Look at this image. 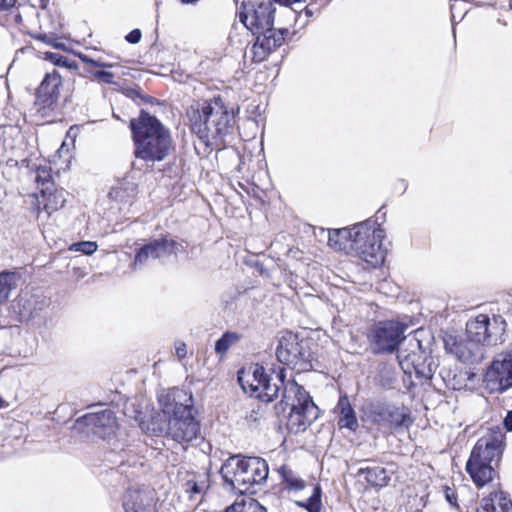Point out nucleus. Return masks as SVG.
<instances>
[{"label":"nucleus","instance_id":"obj_1","mask_svg":"<svg viewBox=\"0 0 512 512\" xmlns=\"http://www.w3.org/2000/svg\"><path fill=\"white\" fill-rule=\"evenodd\" d=\"M238 382L245 393L264 402H272L282 391L275 409L278 414L288 411L286 426L291 433L305 431L319 416V408L309 393L296 381H286L284 368L268 374L263 366L255 365L248 371H239Z\"/></svg>","mask_w":512,"mask_h":512},{"label":"nucleus","instance_id":"obj_2","mask_svg":"<svg viewBox=\"0 0 512 512\" xmlns=\"http://www.w3.org/2000/svg\"><path fill=\"white\" fill-rule=\"evenodd\" d=\"M186 115L194 134L208 147L219 149L232 134L235 124L234 108L220 96L191 104Z\"/></svg>","mask_w":512,"mask_h":512},{"label":"nucleus","instance_id":"obj_3","mask_svg":"<svg viewBox=\"0 0 512 512\" xmlns=\"http://www.w3.org/2000/svg\"><path fill=\"white\" fill-rule=\"evenodd\" d=\"M130 127L135 142V156L146 162L164 160L172 148L169 130L153 115L141 111Z\"/></svg>","mask_w":512,"mask_h":512},{"label":"nucleus","instance_id":"obj_4","mask_svg":"<svg viewBox=\"0 0 512 512\" xmlns=\"http://www.w3.org/2000/svg\"><path fill=\"white\" fill-rule=\"evenodd\" d=\"M504 434L501 431L481 437L473 447L466 463V471L478 488L491 482L497 464L504 450Z\"/></svg>","mask_w":512,"mask_h":512},{"label":"nucleus","instance_id":"obj_5","mask_svg":"<svg viewBox=\"0 0 512 512\" xmlns=\"http://www.w3.org/2000/svg\"><path fill=\"white\" fill-rule=\"evenodd\" d=\"M224 483L241 494L254 484L264 483L269 474L267 462L260 457H229L220 469Z\"/></svg>","mask_w":512,"mask_h":512},{"label":"nucleus","instance_id":"obj_6","mask_svg":"<svg viewBox=\"0 0 512 512\" xmlns=\"http://www.w3.org/2000/svg\"><path fill=\"white\" fill-rule=\"evenodd\" d=\"M385 231L376 220L367 219L353 225L350 250L372 266H378L385 259L382 241Z\"/></svg>","mask_w":512,"mask_h":512},{"label":"nucleus","instance_id":"obj_7","mask_svg":"<svg viewBox=\"0 0 512 512\" xmlns=\"http://www.w3.org/2000/svg\"><path fill=\"white\" fill-rule=\"evenodd\" d=\"M76 428L87 436L92 435L106 441L111 446V452L119 454L120 461L124 462L125 443L117 438L118 422L115 413L111 409H103L91 412L78 418Z\"/></svg>","mask_w":512,"mask_h":512},{"label":"nucleus","instance_id":"obj_8","mask_svg":"<svg viewBox=\"0 0 512 512\" xmlns=\"http://www.w3.org/2000/svg\"><path fill=\"white\" fill-rule=\"evenodd\" d=\"M276 356L280 363L290 366L298 373L312 368L310 342L297 334L285 332L279 339Z\"/></svg>","mask_w":512,"mask_h":512},{"label":"nucleus","instance_id":"obj_9","mask_svg":"<svg viewBox=\"0 0 512 512\" xmlns=\"http://www.w3.org/2000/svg\"><path fill=\"white\" fill-rule=\"evenodd\" d=\"M505 330L506 321L500 315L479 314L466 323L467 337L483 347L502 343Z\"/></svg>","mask_w":512,"mask_h":512},{"label":"nucleus","instance_id":"obj_10","mask_svg":"<svg viewBox=\"0 0 512 512\" xmlns=\"http://www.w3.org/2000/svg\"><path fill=\"white\" fill-rule=\"evenodd\" d=\"M407 326L393 320L379 321L369 330L367 338L373 353H392L405 339Z\"/></svg>","mask_w":512,"mask_h":512},{"label":"nucleus","instance_id":"obj_11","mask_svg":"<svg viewBox=\"0 0 512 512\" xmlns=\"http://www.w3.org/2000/svg\"><path fill=\"white\" fill-rule=\"evenodd\" d=\"M484 388L501 393L512 387V348L498 353L483 375Z\"/></svg>","mask_w":512,"mask_h":512},{"label":"nucleus","instance_id":"obj_12","mask_svg":"<svg viewBox=\"0 0 512 512\" xmlns=\"http://www.w3.org/2000/svg\"><path fill=\"white\" fill-rule=\"evenodd\" d=\"M200 434L199 423L192 415L189 405L175 407L174 417H169L167 436L177 443H189Z\"/></svg>","mask_w":512,"mask_h":512},{"label":"nucleus","instance_id":"obj_13","mask_svg":"<svg viewBox=\"0 0 512 512\" xmlns=\"http://www.w3.org/2000/svg\"><path fill=\"white\" fill-rule=\"evenodd\" d=\"M242 9L239 19L252 33L273 28L276 9L271 1L257 5L243 2Z\"/></svg>","mask_w":512,"mask_h":512},{"label":"nucleus","instance_id":"obj_14","mask_svg":"<svg viewBox=\"0 0 512 512\" xmlns=\"http://www.w3.org/2000/svg\"><path fill=\"white\" fill-rule=\"evenodd\" d=\"M444 342L447 352L453 354L459 361L465 364L476 365L485 358V347L467 336L461 339L448 336Z\"/></svg>","mask_w":512,"mask_h":512},{"label":"nucleus","instance_id":"obj_15","mask_svg":"<svg viewBox=\"0 0 512 512\" xmlns=\"http://www.w3.org/2000/svg\"><path fill=\"white\" fill-rule=\"evenodd\" d=\"M180 247L181 245L174 239L167 237L154 239L139 248L134 258L133 267H142L150 260L176 255Z\"/></svg>","mask_w":512,"mask_h":512},{"label":"nucleus","instance_id":"obj_16","mask_svg":"<svg viewBox=\"0 0 512 512\" xmlns=\"http://www.w3.org/2000/svg\"><path fill=\"white\" fill-rule=\"evenodd\" d=\"M253 34L256 35V41L251 48L253 61L260 63L284 43L288 29L270 28Z\"/></svg>","mask_w":512,"mask_h":512},{"label":"nucleus","instance_id":"obj_17","mask_svg":"<svg viewBox=\"0 0 512 512\" xmlns=\"http://www.w3.org/2000/svg\"><path fill=\"white\" fill-rule=\"evenodd\" d=\"M371 421L386 429H395L405 425L407 415L395 405L376 402L370 406Z\"/></svg>","mask_w":512,"mask_h":512},{"label":"nucleus","instance_id":"obj_18","mask_svg":"<svg viewBox=\"0 0 512 512\" xmlns=\"http://www.w3.org/2000/svg\"><path fill=\"white\" fill-rule=\"evenodd\" d=\"M19 314L29 320L38 316L49 305V299L40 291H23L17 298Z\"/></svg>","mask_w":512,"mask_h":512},{"label":"nucleus","instance_id":"obj_19","mask_svg":"<svg viewBox=\"0 0 512 512\" xmlns=\"http://www.w3.org/2000/svg\"><path fill=\"white\" fill-rule=\"evenodd\" d=\"M60 84L61 77L57 72L46 74L37 89V101L44 107H50L58 98Z\"/></svg>","mask_w":512,"mask_h":512},{"label":"nucleus","instance_id":"obj_20","mask_svg":"<svg viewBox=\"0 0 512 512\" xmlns=\"http://www.w3.org/2000/svg\"><path fill=\"white\" fill-rule=\"evenodd\" d=\"M335 410L339 414L338 426L340 428H347L351 431H355L358 428L356 413L346 395L339 398Z\"/></svg>","mask_w":512,"mask_h":512},{"label":"nucleus","instance_id":"obj_21","mask_svg":"<svg viewBox=\"0 0 512 512\" xmlns=\"http://www.w3.org/2000/svg\"><path fill=\"white\" fill-rule=\"evenodd\" d=\"M125 512H153L152 499L140 491H128L124 497Z\"/></svg>","mask_w":512,"mask_h":512},{"label":"nucleus","instance_id":"obj_22","mask_svg":"<svg viewBox=\"0 0 512 512\" xmlns=\"http://www.w3.org/2000/svg\"><path fill=\"white\" fill-rule=\"evenodd\" d=\"M477 512H512V502L503 492L491 493L483 498Z\"/></svg>","mask_w":512,"mask_h":512},{"label":"nucleus","instance_id":"obj_23","mask_svg":"<svg viewBox=\"0 0 512 512\" xmlns=\"http://www.w3.org/2000/svg\"><path fill=\"white\" fill-rule=\"evenodd\" d=\"M353 226L351 228L333 229L328 232V245L336 251L350 249Z\"/></svg>","mask_w":512,"mask_h":512},{"label":"nucleus","instance_id":"obj_24","mask_svg":"<svg viewBox=\"0 0 512 512\" xmlns=\"http://www.w3.org/2000/svg\"><path fill=\"white\" fill-rule=\"evenodd\" d=\"M358 474L365 475V480L375 487H384L390 480L386 469L379 466L360 468Z\"/></svg>","mask_w":512,"mask_h":512},{"label":"nucleus","instance_id":"obj_25","mask_svg":"<svg viewBox=\"0 0 512 512\" xmlns=\"http://www.w3.org/2000/svg\"><path fill=\"white\" fill-rule=\"evenodd\" d=\"M136 187L134 184L123 182L111 188L109 198L113 201L128 204L135 197Z\"/></svg>","mask_w":512,"mask_h":512},{"label":"nucleus","instance_id":"obj_26","mask_svg":"<svg viewBox=\"0 0 512 512\" xmlns=\"http://www.w3.org/2000/svg\"><path fill=\"white\" fill-rule=\"evenodd\" d=\"M20 276L15 272L0 273V304L7 301L13 289L17 287Z\"/></svg>","mask_w":512,"mask_h":512},{"label":"nucleus","instance_id":"obj_27","mask_svg":"<svg viewBox=\"0 0 512 512\" xmlns=\"http://www.w3.org/2000/svg\"><path fill=\"white\" fill-rule=\"evenodd\" d=\"M224 512H267L266 508L262 506L254 498H243L235 501L232 505L227 507Z\"/></svg>","mask_w":512,"mask_h":512},{"label":"nucleus","instance_id":"obj_28","mask_svg":"<svg viewBox=\"0 0 512 512\" xmlns=\"http://www.w3.org/2000/svg\"><path fill=\"white\" fill-rule=\"evenodd\" d=\"M35 181L40 189L42 196H46L53 187L51 168L49 166H39L36 169Z\"/></svg>","mask_w":512,"mask_h":512},{"label":"nucleus","instance_id":"obj_29","mask_svg":"<svg viewBox=\"0 0 512 512\" xmlns=\"http://www.w3.org/2000/svg\"><path fill=\"white\" fill-rule=\"evenodd\" d=\"M321 495V488L316 485L313 488L312 495L306 501H297L296 504L299 507L305 508L308 512H320L322 507Z\"/></svg>","mask_w":512,"mask_h":512},{"label":"nucleus","instance_id":"obj_30","mask_svg":"<svg viewBox=\"0 0 512 512\" xmlns=\"http://www.w3.org/2000/svg\"><path fill=\"white\" fill-rule=\"evenodd\" d=\"M43 197L46 198L45 209L48 211H56L62 208L66 202L64 191H54V187Z\"/></svg>","mask_w":512,"mask_h":512},{"label":"nucleus","instance_id":"obj_31","mask_svg":"<svg viewBox=\"0 0 512 512\" xmlns=\"http://www.w3.org/2000/svg\"><path fill=\"white\" fill-rule=\"evenodd\" d=\"M240 339V336L235 332H225L221 338L215 343V352L219 355H224L228 349Z\"/></svg>","mask_w":512,"mask_h":512},{"label":"nucleus","instance_id":"obj_32","mask_svg":"<svg viewBox=\"0 0 512 512\" xmlns=\"http://www.w3.org/2000/svg\"><path fill=\"white\" fill-rule=\"evenodd\" d=\"M279 473L283 479V481L292 489L301 490L304 488L305 483L302 479H300L290 468L286 466H281L279 468Z\"/></svg>","mask_w":512,"mask_h":512},{"label":"nucleus","instance_id":"obj_33","mask_svg":"<svg viewBox=\"0 0 512 512\" xmlns=\"http://www.w3.org/2000/svg\"><path fill=\"white\" fill-rule=\"evenodd\" d=\"M159 403L162 407V411L165 415L174 417V410L176 406L182 405L181 403L175 402V399L170 394H160L158 397Z\"/></svg>","mask_w":512,"mask_h":512},{"label":"nucleus","instance_id":"obj_34","mask_svg":"<svg viewBox=\"0 0 512 512\" xmlns=\"http://www.w3.org/2000/svg\"><path fill=\"white\" fill-rule=\"evenodd\" d=\"M97 248L98 245L94 241H81L73 243L69 249L74 252H80L84 255H92Z\"/></svg>","mask_w":512,"mask_h":512},{"label":"nucleus","instance_id":"obj_35","mask_svg":"<svg viewBox=\"0 0 512 512\" xmlns=\"http://www.w3.org/2000/svg\"><path fill=\"white\" fill-rule=\"evenodd\" d=\"M147 429L155 436H167L168 422L153 418Z\"/></svg>","mask_w":512,"mask_h":512},{"label":"nucleus","instance_id":"obj_36","mask_svg":"<svg viewBox=\"0 0 512 512\" xmlns=\"http://www.w3.org/2000/svg\"><path fill=\"white\" fill-rule=\"evenodd\" d=\"M92 77L100 82L106 83V84H113V78L114 74L108 71L104 70H97V71H90Z\"/></svg>","mask_w":512,"mask_h":512},{"label":"nucleus","instance_id":"obj_37","mask_svg":"<svg viewBox=\"0 0 512 512\" xmlns=\"http://www.w3.org/2000/svg\"><path fill=\"white\" fill-rule=\"evenodd\" d=\"M141 37H142V33L139 29H133L131 32H129L125 39L127 42L131 43V44H137L140 40H141Z\"/></svg>","mask_w":512,"mask_h":512},{"label":"nucleus","instance_id":"obj_38","mask_svg":"<svg viewBox=\"0 0 512 512\" xmlns=\"http://www.w3.org/2000/svg\"><path fill=\"white\" fill-rule=\"evenodd\" d=\"M445 498L452 507H457V496L453 489L446 487Z\"/></svg>","mask_w":512,"mask_h":512},{"label":"nucleus","instance_id":"obj_39","mask_svg":"<svg viewBox=\"0 0 512 512\" xmlns=\"http://www.w3.org/2000/svg\"><path fill=\"white\" fill-rule=\"evenodd\" d=\"M186 486H187L186 491L188 493H190L191 497H193L196 494H200L201 493V488L198 486V484L196 482L188 481L186 483Z\"/></svg>","mask_w":512,"mask_h":512},{"label":"nucleus","instance_id":"obj_40","mask_svg":"<svg viewBox=\"0 0 512 512\" xmlns=\"http://www.w3.org/2000/svg\"><path fill=\"white\" fill-rule=\"evenodd\" d=\"M175 352L179 359H183L187 355L186 344L183 342H179L175 346Z\"/></svg>","mask_w":512,"mask_h":512},{"label":"nucleus","instance_id":"obj_41","mask_svg":"<svg viewBox=\"0 0 512 512\" xmlns=\"http://www.w3.org/2000/svg\"><path fill=\"white\" fill-rule=\"evenodd\" d=\"M413 368H414L415 373L418 376L423 377V378H425L427 380L432 378V373H431L430 369L426 373V372H424V370L420 369L418 365L413 364Z\"/></svg>","mask_w":512,"mask_h":512},{"label":"nucleus","instance_id":"obj_42","mask_svg":"<svg viewBox=\"0 0 512 512\" xmlns=\"http://www.w3.org/2000/svg\"><path fill=\"white\" fill-rule=\"evenodd\" d=\"M16 0H0V11H6L12 8Z\"/></svg>","mask_w":512,"mask_h":512},{"label":"nucleus","instance_id":"obj_43","mask_svg":"<svg viewBox=\"0 0 512 512\" xmlns=\"http://www.w3.org/2000/svg\"><path fill=\"white\" fill-rule=\"evenodd\" d=\"M503 424L507 431H512V410L507 412Z\"/></svg>","mask_w":512,"mask_h":512},{"label":"nucleus","instance_id":"obj_44","mask_svg":"<svg viewBox=\"0 0 512 512\" xmlns=\"http://www.w3.org/2000/svg\"><path fill=\"white\" fill-rule=\"evenodd\" d=\"M79 59L84 63V64H87V65H91V66H94L95 67V63L97 60L91 58L90 56L86 55V54H80L79 55Z\"/></svg>","mask_w":512,"mask_h":512},{"label":"nucleus","instance_id":"obj_45","mask_svg":"<svg viewBox=\"0 0 512 512\" xmlns=\"http://www.w3.org/2000/svg\"><path fill=\"white\" fill-rule=\"evenodd\" d=\"M275 2L281 4V5H284L286 7H290L292 6L294 3H298L300 2L301 0H274Z\"/></svg>","mask_w":512,"mask_h":512},{"label":"nucleus","instance_id":"obj_46","mask_svg":"<svg viewBox=\"0 0 512 512\" xmlns=\"http://www.w3.org/2000/svg\"><path fill=\"white\" fill-rule=\"evenodd\" d=\"M113 66H114V64L101 61L100 59H98L95 63V67H99V68H112Z\"/></svg>","mask_w":512,"mask_h":512},{"label":"nucleus","instance_id":"obj_47","mask_svg":"<svg viewBox=\"0 0 512 512\" xmlns=\"http://www.w3.org/2000/svg\"><path fill=\"white\" fill-rule=\"evenodd\" d=\"M304 12H305V15H306L307 17H312V16H313V14H314V13H313V11H312L309 7H305V8H304Z\"/></svg>","mask_w":512,"mask_h":512},{"label":"nucleus","instance_id":"obj_48","mask_svg":"<svg viewBox=\"0 0 512 512\" xmlns=\"http://www.w3.org/2000/svg\"><path fill=\"white\" fill-rule=\"evenodd\" d=\"M411 357H412V356H411V355H409V356L407 357V359H406L405 361H403V360L401 359V357H400V356H398V358L400 359V360H399L400 365L402 366V368H403V369H404L405 362H408V361H409V359H410Z\"/></svg>","mask_w":512,"mask_h":512},{"label":"nucleus","instance_id":"obj_49","mask_svg":"<svg viewBox=\"0 0 512 512\" xmlns=\"http://www.w3.org/2000/svg\"><path fill=\"white\" fill-rule=\"evenodd\" d=\"M197 1L198 0H181L182 3H186V4H192V3H195Z\"/></svg>","mask_w":512,"mask_h":512},{"label":"nucleus","instance_id":"obj_50","mask_svg":"<svg viewBox=\"0 0 512 512\" xmlns=\"http://www.w3.org/2000/svg\"><path fill=\"white\" fill-rule=\"evenodd\" d=\"M291 14H293L294 18L296 19L297 18V14H296V10H291L289 11Z\"/></svg>","mask_w":512,"mask_h":512},{"label":"nucleus","instance_id":"obj_51","mask_svg":"<svg viewBox=\"0 0 512 512\" xmlns=\"http://www.w3.org/2000/svg\"><path fill=\"white\" fill-rule=\"evenodd\" d=\"M49 56H50L51 58H54V57H55V56H57V55H56V54H53V53H50V54H49Z\"/></svg>","mask_w":512,"mask_h":512},{"label":"nucleus","instance_id":"obj_52","mask_svg":"<svg viewBox=\"0 0 512 512\" xmlns=\"http://www.w3.org/2000/svg\"><path fill=\"white\" fill-rule=\"evenodd\" d=\"M2 404H3V400H2V398L0 397V408L2 407Z\"/></svg>","mask_w":512,"mask_h":512},{"label":"nucleus","instance_id":"obj_53","mask_svg":"<svg viewBox=\"0 0 512 512\" xmlns=\"http://www.w3.org/2000/svg\"><path fill=\"white\" fill-rule=\"evenodd\" d=\"M509 6H510V8L512 10V0H510Z\"/></svg>","mask_w":512,"mask_h":512},{"label":"nucleus","instance_id":"obj_54","mask_svg":"<svg viewBox=\"0 0 512 512\" xmlns=\"http://www.w3.org/2000/svg\"><path fill=\"white\" fill-rule=\"evenodd\" d=\"M329 2H330V0H326V1H325V3H324V5L328 4Z\"/></svg>","mask_w":512,"mask_h":512}]
</instances>
